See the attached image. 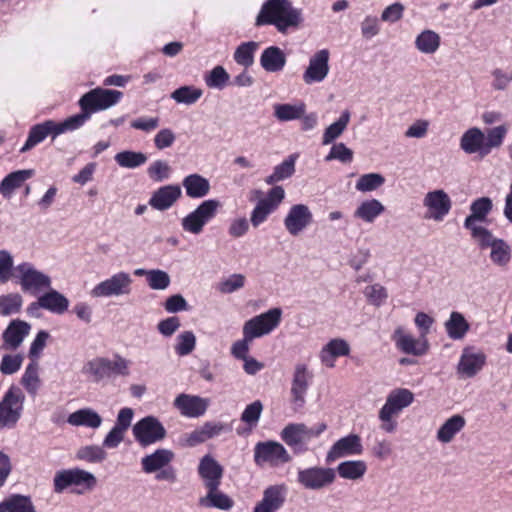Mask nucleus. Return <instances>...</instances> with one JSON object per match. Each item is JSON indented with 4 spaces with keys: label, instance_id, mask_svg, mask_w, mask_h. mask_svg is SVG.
<instances>
[{
    "label": "nucleus",
    "instance_id": "1",
    "mask_svg": "<svg viewBox=\"0 0 512 512\" xmlns=\"http://www.w3.org/2000/svg\"><path fill=\"white\" fill-rule=\"evenodd\" d=\"M303 21L300 9L290 0H267L263 3L255 20L256 26L274 25L280 33L297 27Z\"/></svg>",
    "mask_w": 512,
    "mask_h": 512
},
{
    "label": "nucleus",
    "instance_id": "2",
    "mask_svg": "<svg viewBox=\"0 0 512 512\" xmlns=\"http://www.w3.org/2000/svg\"><path fill=\"white\" fill-rule=\"evenodd\" d=\"M123 93L118 90L95 88L79 99L81 113L70 116L76 119V129L81 128L91 115L97 111L106 110L116 105L122 98Z\"/></svg>",
    "mask_w": 512,
    "mask_h": 512
},
{
    "label": "nucleus",
    "instance_id": "3",
    "mask_svg": "<svg viewBox=\"0 0 512 512\" xmlns=\"http://www.w3.org/2000/svg\"><path fill=\"white\" fill-rule=\"evenodd\" d=\"M129 365L130 362L121 356H116L113 361L105 357H96L84 364L82 373L92 382L100 383L116 375L128 376Z\"/></svg>",
    "mask_w": 512,
    "mask_h": 512
},
{
    "label": "nucleus",
    "instance_id": "4",
    "mask_svg": "<svg viewBox=\"0 0 512 512\" xmlns=\"http://www.w3.org/2000/svg\"><path fill=\"white\" fill-rule=\"evenodd\" d=\"M97 484V479L89 471L80 468L63 469L57 471L53 478L54 492L60 494L72 488V492L83 494L91 491Z\"/></svg>",
    "mask_w": 512,
    "mask_h": 512
},
{
    "label": "nucleus",
    "instance_id": "5",
    "mask_svg": "<svg viewBox=\"0 0 512 512\" xmlns=\"http://www.w3.org/2000/svg\"><path fill=\"white\" fill-rule=\"evenodd\" d=\"M15 278L21 290L33 296H39L52 286L51 277L27 261L19 263L15 267Z\"/></svg>",
    "mask_w": 512,
    "mask_h": 512
},
{
    "label": "nucleus",
    "instance_id": "6",
    "mask_svg": "<svg viewBox=\"0 0 512 512\" xmlns=\"http://www.w3.org/2000/svg\"><path fill=\"white\" fill-rule=\"evenodd\" d=\"M76 119H71L68 117L62 122H55L53 120H46L42 123L36 124L31 127L28 138L20 149V152L24 153L41 143L45 140V138L49 135L52 136V139H55L60 134L77 130L76 129Z\"/></svg>",
    "mask_w": 512,
    "mask_h": 512
},
{
    "label": "nucleus",
    "instance_id": "7",
    "mask_svg": "<svg viewBox=\"0 0 512 512\" xmlns=\"http://www.w3.org/2000/svg\"><path fill=\"white\" fill-rule=\"evenodd\" d=\"M220 207L221 203L217 199L202 201L194 210L181 219L183 231L193 235L201 234L204 227L215 218Z\"/></svg>",
    "mask_w": 512,
    "mask_h": 512
},
{
    "label": "nucleus",
    "instance_id": "8",
    "mask_svg": "<svg viewBox=\"0 0 512 512\" xmlns=\"http://www.w3.org/2000/svg\"><path fill=\"white\" fill-rule=\"evenodd\" d=\"M25 395L19 387L11 386L0 401V429L13 428L21 418Z\"/></svg>",
    "mask_w": 512,
    "mask_h": 512
},
{
    "label": "nucleus",
    "instance_id": "9",
    "mask_svg": "<svg viewBox=\"0 0 512 512\" xmlns=\"http://www.w3.org/2000/svg\"><path fill=\"white\" fill-rule=\"evenodd\" d=\"M291 460L287 449L277 441L258 442L254 447V462L257 466L279 467Z\"/></svg>",
    "mask_w": 512,
    "mask_h": 512
},
{
    "label": "nucleus",
    "instance_id": "10",
    "mask_svg": "<svg viewBox=\"0 0 512 512\" xmlns=\"http://www.w3.org/2000/svg\"><path fill=\"white\" fill-rule=\"evenodd\" d=\"M132 283L133 279L129 273L119 271L95 285L90 295L94 298L129 295L132 291Z\"/></svg>",
    "mask_w": 512,
    "mask_h": 512
},
{
    "label": "nucleus",
    "instance_id": "11",
    "mask_svg": "<svg viewBox=\"0 0 512 512\" xmlns=\"http://www.w3.org/2000/svg\"><path fill=\"white\" fill-rule=\"evenodd\" d=\"M282 318L281 308H272L268 311L261 313L260 315L254 316L247 320L244 325L242 332L247 334L248 338L253 340L262 336L270 334L276 329Z\"/></svg>",
    "mask_w": 512,
    "mask_h": 512
},
{
    "label": "nucleus",
    "instance_id": "12",
    "mask_svg": "<svg viewBox=\"0 0 512 512\" xmlns=\"http://www.w3.org/2000/svg\"><path fill=\"white\" fill-rule=\"evenodd\" d=\"M132 433L138 444L145 448L162 441L166 437V429L154 416H146L136 422Z\"/></svg>",
    "mask_w": 512,
    "mask_h": 512
},
{
    "label": "nucleus",
    "instance_id": "13",
    "mask_svg": "<svg viewBox=\"0 0 512 512\" xmlns=\"http://www.w3.org/2000/svg\"><path fill=\"white\" fill-rule=\"evenodd\" d=\"M486 362L487 355L483 349L466 345L461 351L456 372L461 378H473L483 370Z\"/></svg>",
    "mask_w": 512,
    "mask_h": 512
},
{
    "label": "nucleus",
    "instance_id": "14",
    "mask_svg": "<svg viewBox=\"0 0 512 512\" xmlns=\"http://www.w3.org/2000/svg\"><path fill=\"white\" fill-rule=\"evenodd\" d=\"M481 249H490L489 258L491 262L505 268L512 258L511 246L503 239L495 237L492 232H484L483 235L474 238Z\"/></svg>",
    "mask_w": 512,
    "mask_h": 512
},
{
    "label": "nucleus",
    "instance_id": "15",
    "mask_svg": "<svg viewBox=\"0 0 512 512\" xmlns=\"http://www.w3.org/2000/svg\"><path fill=\"white\" fill-rule=\"evenodd\" d=\"M285 197V191L281 186H274L270 189L266 197L258 200L251 211L250 222L254 228L263 224L282 203Z\"/></svg>",
    "mask_w": 512,
    "mask_h": 512
},
{
    "label": "nucleus",
    "instance_id": "16",
    "mask_svg": "<svg viewBox=\"0 0 512 512\" xmlns=\"http://www.w3.org/2000/svg\"><path fill=\"white\" fill-rule=\"evenodd\" d=\"M336 479L335 470L328 467H309L297 472V481L305 489L320 490L331 485Z\"/></svg>",
    "mask_w": 512,
    "mask_h": 512
},
{
    "label": "nucleus",
    "instance_id": "17",
    "mask_svg": "<svg viewBox=\"0 0 512 512\" xmlns=\"http://www.w3.org/2000/svg\"><path fill=\"white\" fill-rule=\"evenodd\" d=\"M423 206L427 209L426 218L440 222L449 214L452 201L443 189H436L426 193Z\"/></svg>",
    "mask_w": 512,
    "mask_h": 512
},
{
    "label": "nucleus",
    "instance_id": "18",
    "mask_svg": "<svg viewBox=\"0 0 512 512\" xmlns=\"http://www.w3.org/2000/svg\"><path fill=\"white\" fill-rule=\"evenodd\" d=\"M493 208L492 200L489 197H481L474 200L470 205V215L464 221V227L471 232L472 238L490 232L485 227L477 225V222L484 221Z\"/></svg>",
    "mask_w": 512,
    "mask_h": 512
},
{
    "label": "nucleus",
    "instance_id": "19",
    "mask_svg": "<svg viewBox=\"0 0 512 512\" xmlns=\"http://www.w3.org/2000/svg\"><path fill=\"white\" fill-rule=\"evenodd\" d=\"M329 58L330 53L327 49H321L310 57L308 66L302 75L306 85L321 83L325 80L330 70Z\"/></svg>",
    "mask_w": 512,
    "mask_h": 512
},
{
    "label": "nucleus",
    "instance_id": "20",
    "mask_svg": "<svg viewBox=\"0 0 512 512\" xmlns=\"http://www.w3.org/2000/svg\"><path fill=\"white\" fill-rule=\"evenodd\" d=\"M361 437L357 434H349L338 439L326 454V463H333L337 459L358 456L363 453Z\"/></svg>",
    "mask_w": 512,
    "mask_h": 512
},
{
    "label": "nucleus",
    "instance_id": "21",
    "mask_svg": "<svg viewBox=\"0 0 512 512\" xmlns=\"http://www.w3.org/2000/svg\"><path fill=\"white\" fill-rule=\"evenodd\" d=\"M284 226L292 236H298L313 222V214L305 204H295L290 207L285 218Z\"/></svg>",
    "mask_w": 512,
    "mask_h": 512
},
{
    "label": "nucleus",
    "instance_id": "22",
    "mask_svg": "<svg viewBox=\"0 0 512 512\" xmlns=\"http://www.w3.org/2000/svg\"><path fill=\"white\" fill-rule=\"evenodd\" d=\"M180 414L187 418H199L203 416L210 406V399L198 395L181 393L173 402Z\"/></svg>",
    "mask_w": 512,
    "mask_h": 512
},
{
    "label": "nucleus",
    "instance_id": "23",
    "mask_svg": "<svg viewBox=\"0 0 512 512\" xmlns=\"http://www.w3.org/2000/svg\"><path fill=\"white\" fill-rule=\"evenodd\" d=\"M391 339L394 341L395 346L406 354L414 356L425 355L429 349V343L426 338L421 337L419 339L414 338L410 333L406 332L402 326H398Z\"/></svg>",
    "mask_w": 512,
    "mask_h": 512
},
{
    "label": "nucleus",
    "instance_id": "24",
    "mask_svg": "<svg viewBox=\"0 0 512 512\" xmlns=\"http://www.w3.org/2000/svg\"><path fill=\"white\" fill-rule=\"evenodd\" d=\"M231 430V425L227 423L219 421H208L187 435L185 440L186 445L189 447H194L198 444L204 443L209 439L218 437L223 433H229Z\"/></svg>",
    "mask_w": 512,
    "mask_h": 512
},
{
    "label": "nucleus",
    "instance_id": "25",
    "mask_svg": "<svg viewBox=\"0 0 512 512\" xmlns=\"http://www.w3.org/2000/svg\"><path fill=\"white\" fill-rule=\"evenodd\" d=\"M181 196V187L177 184H169L156 189L151 194L148 204L155 210L166 211L170 209Z\"/></svg>",
    "mask_w": 512,
    "mask_h": 512
},
{
    "label": "nucleus",
    "instance_id": "26",
    "mask_svg": "<svg viewBox=\"0 0 512 512\" xmlns=\"http://www.w3.org/2000/svg\"><path fill=\"white\" fill-rule=\"evenodd\" d=\"M311 375L307 370L305 364H297L294 369L291 395L293 403L298 407H303L305 403V395L309 387V380Z\"/></svg>",
    "mask_w": 512,
    "mask_h": 512
},
{
    "label": "nucleus",
    "instance_id": "27",
    "mask_svg": "<svg viewBox=\"0 0 512 512\" xmlns=\"http://www.w3.org/2000/svg\"><path fill=\"white\" fill-rule=\"evenodd\" d=\"M199 475L202 477L206 488L215 489L219 487L223 475V468L210 455H205L199 463Z\"/></svg>",
    "mask_w": 512,
    "mask_h": 512
},
{
    "label": "nucleus",
    "instance_id": "28",
    "mask_svg": "<svg viewBox=\"0 0 512 512\" xmlns=\"http://www.w3.org/2000/svg\"><path fill=\"white\" fill-rule=\"evenodd\" d=\"M485 133L478 127H472L466 130L460 138V148L466 154H479L481 157L487 156L485 150Z\"/></svg>",
    "mask_w": 512,
    "mask_h": 512
},
{
    "label": "nucleus",
    "instance_id": "29",
    "mask_svg": "<svg viewBox=\"0 0 512 512\" xmlns=\"http://www.w3.org/2000/svg\"><path fill=\"white\" fill-rule=\"evenodd\" d=\"M30 330L31 325L26 321L20 319L12 320L3 332L4 344L9 349H17L25 337L29 335Z\"/></svg>",
    "mask_w": 512,
    "mask_h": 512
},
{
    "label": "nucleus",
    "instance_id": "30",
    "mask_svg": "<svg viewBox=\"0 0 512 512\" xmlns=\"http://www.w3.org/2000/svg\"><path fill=\"white\" fill-rule=\"evenodd\" d=\"M174 457L175 454L170 449H157L141 459L142 470L147 474L155 473L168 466L173 461Z\"/></svg>",
    "mask_w": 512,
    "mask_h": 512
},
{
    "label": "nucleus",
    "instance_id": "31",
    "mask_svg": "<svg viewBox=\"0 0 512 512\" xmlns=\"http://www.w3.org/2000/svg\"><path fill=\"white\" fill-rule=\"evenodd\" d=\"M38 304L42 305V309L51 313L61 315L65 313L69 307V300L59 291L50 289L44 291L38 296Z\"/></svg>",
    "mask_w": 512,
    "mask_h": 512
},
{
    "label": "nucleus",
    "instance_id": "32",
    "mask_svg": "<svg viewBox=\"0 0 512 512\" xmlns=\"http://www.w3.org/2000/svg\"><path fill=\"white\" fill-rule=\"evenodd\" d=\"M304 431V423H290L282 429L280 436L295 453L305 452L307 447H304L306 444Z\"/></svg>",
    "mask_w": 512,
    "mask_h": 512
},
{
    "label": "nucleus",
    "instance_id": "33",
    "mask_svg": "<svg viewBox=\"0 0 512 512\" xmlns=\"http://www.w3.org/2000/svg\"><path fill=\"white\" fill-rule=\"evenodd\" d=\"M182 186L185 189L186 196L191 199L204 198L211 189L209 180L198 173L185 176L182 180Z\"/></svg>",
    "mask_w": 512,
    "mask_h": 512
},
{
    "label": "nucleus",
    "instance_id": "34",
    "mask_svg": "<svg viewBox=\"0 0 512 512\" xmlns=\"http://www.w3.org/2000/svg\"><path fill=\"white\" fill-rule=\"evenodd\" d=\"M350 353V346L348 342L341 338L330 340L320 351L321 362L332 368L335 365V359L342 356H347Z\"/></svg>",
    "mask_w": 512,
    "mask_h": 512
},
{
    "label": "nucleus",
    "instance_id": "35",
    "mask_svg": "<svg viewBox=\"0 0 512 512\" xmlns=\"http://www.w3.org/2000/svg\"><path fill=\"white\" fill-rule=\"evenodd\" d=\"M286 55L277 46L265 48L260 56L261 67L270 73L280 72L286 65Z\"/></svg>",
    "mask_w": 512,
    "mask_h": 512
},
{
    "label": "nucleus",
    "instance_id": "36",
    "mask_svg": "<svg viewBox=\"0 0 512 512\" xmlns=\"http://www.w3.org/2000/svg\"><path fill=\"white\" fill-rule=\"evenodd\" d=\"M67 422L75 427L98 429L103 422L102 417L92 408H81L71 413Z\"/></svg>",
    "mask_w": 512,
    "mask_h": 512
},
{
    "label": "nucleus",
    "instance_id": "37",
    "mask_svg": "<svg viewBox=\"0 0 512 512\" xmlns=\"http://www.w3.org/2000/svg\"><path fill=\"white\" fill-rule=\"evenodd\" d=\"M385 206L378 199H368L362 201L354 210V218L360 219L365 223H373L383 212Z\"/></svg>",
    "mask_w": 512,
    "mask_h": 512
},
{
    "label": "nucleus",
    "instance_id": "38",
    "mask_svg": "<svg viewBox=\"0 0 512 512\" xmlns=\"http://www.w3.org/2000/svg\"><path fill=\"white\" fill-rule=\"evenodd\" d=\"M466 425L465 418L460 414H455L448 418L437 430L436 438L439 442L450 443L457 433Z\"/></svg>",
    "mask_w": 512,
    "mask_h": 512
},
{
    "label": "nucleus",
    "instance_id": "39",
    "mask_svg": "<svg viewBox=\"0 0 512 512\" xmlns=\"http://www.w3.org/2000/svg\"><path fill=\"white\" fill-rule=\"evenodd\" d=\"M445 331L452 340H462L470 329V324L464 315L458 311H452L444 323Z\"/></svg>",
    "mask_w": 512,
    "mask_h": 512
},
{
    "label": "nucleus",
    "instance_id": "40",
    "mask_svg": "<svg viewBox=\"0 0 512 512\" xmlns=\"http://www.w3.org/2000/svg\"><path fill=\"white\" fill-rule=\"evenodd\" d=\"M286 493L287 487L284 484L269 486L264 490L259 503L273 512H277L285 502Z\"/></svg>",
    "mask_w": 512,
    "mask_h": 512
},
{
    "label": "nucleus",
    "instance_id": "41",
    "mask_svg": "<svg viewBox=\"0 0 512 512\" xmlns=\"http://www.w3.org/2000/svg\"><path fill=\"white\" fill-rule=\"evenodd\" d=\"M32 176L33 170H18L8 174L0 183V193L9 199L14 190L20 188Z\"/></svg>",
    "mask_w": 512,
    "mask_h": 512
},
{
    "label": "nucleus",
    "instance_id": "42",
    "mask_svg": "<svg viewBox=\"0 0 512 512\" xmlns=\"http://www.w3.org/2000/svg\"><path fill=\"white\" fill-rule=\"evenodd\" d=\"M219 487L215 489L207 488L208 493L206 496L199 499V504L205 508H217L220 510H230L234 501L223 492L219 491Z\"/></svg>",
    "mask_w": 512,
    "mask_h": 512
},
{
    "label": "nucleus",
    "instance_id": "43",
    "mask_svg": "<svg viewBox=\"0 0 512 512\" xmlns=\"http://www.w3.org/2000/svg\"><path fill=\"white\" fill-rule=\"evenodd\" d=\"M0 512H36L29 496L13 494L0 502Z\"/></svg>",
    "mask_w": 512,
    "mask_h": 512
},
{
    "label": "nucleus",
    "instance_id": "44",
    "mask_svg": "<svg viewBox=\"0 0 512 512\" xmlns=\"http://www.w3.org/2000/svg\"><path fill=\"white\" fill-rule=\"evenodd\" d=\"M367 471V464L363 460H347L341 462L336 470L338 475L346 480L361 479Z\"/></svg>",
    "mask_w": 512,
    "mask_h": 512
},
{
    "label": "nucleus",
    "instance_id": "45",
    "mask_svg": "<svg viewBox=\"0 0 512 512\" xmlns=\"http://www.w3.org/2000/svg\"><path fill=\"white\" fill-rule=\"evenodd\" d=\"M274 116L281 122L300 119L306 112V105L303 102L295 104H275L273 106Z\"/></svg>",
    "mask_w": 512,
    "mask_h": 512
},
{
    "label": "nucleus",
    "instance_id": "46",
    "mask_svg": "<svg viewBox=\"0 0 512 512\" xmlns=\"http://www.w3.org/2000/svg\"><path fill=\"white\" fill-rule=\"evenodd\" d=\"M116 163L127 169H135L147 162V155L143 152L124 150L117 153L114 157Z\"/></svg>",
    "mask_w": 512,
    "mask_h": 512
},
{
    "label": "nucleus",
    "instance_id": "47",
    "mask_svg": "<svg viewBox=\"0 0 512 512\" xmlns=\"http://www.w3.org/2000/svg\"><path fill=\"white\" fill-rule=\"evenodd\" d=\"M351 114L349 110H344L337 121L329 125L322 137V144L328 145L332 143L335 139H337L346 129L349 121H350Z\"/></svg>",
    "mask_w": 512,
    "mask_h": 512
},
{
    "label": "nucleus",
    "instance_id": "48",
    "mask_svg": "<svg viewBox=\"0 0 512 512\" xmlns=\"http://www.w3.org/2000/svg\"><path fill=\"white\" fill-rule=\"evenodd\" d=\"M259 48V43L248 41L241 43L235 50L233 58L238 65L248 68L254 63V54Z\"/></svg>",
    "mask_w": 512,
    "mask_h": 512
},
{
    "label": "nucleus",
    "instance_id": "49",
    "mask_svg": "<svg viewBox=\"0 0 512 512\" xmlns=\"http://www.w3.org/2000/svg\"><path fill=\"white\" fill-rule=\"evenodd\" d=\"M415 46L421 53L433 54L440 46V36L432 30H424L416 37Z\"/></svg>",
    "mask_w": 512,
    "mask_h": 512
},
{
    "label": "nucleus",
    "instance_id": "50",
    "mask_svg": "<svg viewBox=\"0 0 512 512\" xmlns=\"http://www.w3.org/2000/svg\"><path fill=\"white\" fill-rule=\"evenodd\" d=\"M38 369V362L32 361L27 365L21 379V384L31 396H35L40 388L41 381L39 378Z\"/></svg>",
    "mask_w": 512,
    "mask_h": 512
},
{
    "label": "nucleus",
    "instance_id": "51",
    "mask_svg": "<svg viewBox=\"0 0 512 512\" xmlns=\"http://www.w3.org/2000/svg\"><path fill=\"white\" fill-rule=\"evenodd\" d=\"M508 129V125L503 124L487 130L485 133V150L487 155L490 154L493 149L502 146Z\"/></svg>",
    "mask_w": 512,
    "mask_h": 512
},
{
    "label": "nucleus",
    "instance_id": "52",
    "mask_svg": "<svg viewBox=\"0 0 512 512\" xmlns=\"http://www.w3.org/2000/svg\"><path fill=\"white\" fill-rule=\"evenodd\" d=\"M203 95V90L194 86H181L171 93V98L181 104L192 105Z\"/></svg>",
    "mask_w": 512,
    "mask_h": 512
},
{
    "label": "nucleus",
    "instance_id": "53",
    "mask_svg": "<svg viewBox=\"0 0 512 512\" xmlns=\"http://www.w3.org/2000/svg\"><path fill=\"white\" fill-rule=\"evenodd\" d=\"M23 298L19 293H9L0 296V314L9 316L21 311Z\"/></svg>",
    "mask_w": 512,
    "mask_h": 512
},
{
    "label": "nucleus",
    "instance_id": "54",
    "mask_svg": "<svg viewBox=\"0 0 512 512\" xmlns=\"http://www.w3.org/2000/svg\"><path fill=\"white\" fill-rule=\"evenodd\" d=\"M401 411H399L391 402L386 399L385 404L379 411V419L382 422L381 429L387 433L395 431L397 422L393 419Z\"/></svg>",
    "mask_w": 512,
    "mask_h": 512
},
{
    "label": "nucleus",
    "instance_id": "55",
    "mask_svg": "<svg viewBox=\"0 0 512 512\" xmlns=\"http://www.w3.org/2000/svg\"><path fill=\"white\" fill-rule=\"evenodd\" d=\"M385 182V178L379 173H367L361 175L356 184L355 189L359 192H372L381 187Z\"/></svg>",
    "mask_w": 512,
    "mask_h": 512
},
{
    "label": "nucleus",
    "instance_id": "56",
    "mask_svg": "<svg viewBox=\"0 0 512 512\" xmlns=\"http://www.w3.org/2000/svg\"><path fill=\"white\" fill-rule=\"evenodd\" d=\"M246 277L243 274L235 273L221 279L217 283V290L222 294H231L245 286Z\"/></svg>",
    "mask_w": 512,
    "mask_h": 512
},
{
    "label": "nucleus",
    "instance_id": "57",
    "mask_svg": "<svg viewBox=\"0 0 512 512\" xmlns=\"http://www.w3.org/2000/svg\"><path fill=\"white\" fill-rule=\"evenodd\" d=\"M229 78L230 76L224 67L218 65L204 76V81L209 88L221 90L226 86Z\"/></svg>",
    "mask_w": 512,
    "mask_h": 512
},
{
    "label": "nucleus",
    "instance_id": "58",
    "mask_svg": "<svg viewBox=\"0 0 512 512\" xmlns=\"http://www.w3.org/2000/svg\"><path fill=\"white\" fill-rule=\"evenodd\" d=\"M172 169L164 160H155L147 168L148 177L154 182H163L170 178Z\"/></svg>",
    "mask_w": 512,
    "mask_h": 512
},
{
    "label": "nucleus",
    "instance_id": "59",
    "mask_svg": "<svg viewBox=\"0 0 512 512\" xmlns=\"http://www.w3.org/2000/svg\"><path fill=\"white\" fill-rule=\"evenodd\" d=\"M15 277L14 259L10 251L0 250V283H7Z\"/></svg>",
    "mask_w": 512,
    "mask_h": 512
},
{
    "label": "nucleus",
    "instance_id": "60",
    "mask_svg": "<svg viewBox=\"0 0 512 512\" xmlns=\"http://www.w3.org/2000/svg\"><path fill=\"white\" fill-rule=\"evenodd\" d=\"M196 346V336L192 331H184L176 338L175 352L179 356L189 355Z\"/></svg>",
    "mask_w": 512,
    "mask_h": 512
},
{
    "label": "nucleus",
    "instance_id": "61",
    "mask_svg": "<svg viewBox=\"0 0 512 512\" xmlns=\"http://www.w3.org/2000/svg\"><path fill=\"white\" fill-rule=\"evenodd\" d=\"M107 454L104 449L97 445H88L81 447L77 453L76 457L79 460H83L90 463H98L103 461L106 458Z\"/></svg>",
    "mask_w": 512,
    "mask_h": 512
},
{
    "label": "nucleus",
    "instance_id": "62",
    "mask_svg": "<svg viewBox=\"0 0 512 512\" xmlns=\"http://www.w3.org/2000/svg\"><path fill=\"white\" fill-rule=\"evenodd\" d=\"M388 402H391L393 406H395L399 411H402L404 408L408 407L414 400L413 393L405 388H399L393 390L387 396Z\"/></svg>",
    "mask_w": 512,
    "mask_h": 512
},
{
    "label": "nucleus",
    "instance_id": "63",
    "mask_svg": "<svg viewBox=\"0 0 512 512\" xmlns=\"http://www.w3.org/2000/svg\"><path fill=\"white\" fill-rule=\"evenodd\" d=\"M148 285L153 290H165L170 285V276L160 269H151L147 279Z\"/></svg>",
    "mask_w": 512,
    "mask_h": 512
},
{
    "label": "nucleus",
    "instance_id": "64",
    "mask_svg": "<svg viewBox=\"0 0 512 512\" xmlns=\"http://www.w3.org/2000/svg\"><path fill=\"white\" fill-rule=\"evenodd\" d=\"M364 294L368 301L377 307L381 306L388 298L386 288L378 283L367 286Z\"/></svg>",
    "mask_w": 512,
    "mask_h": 512
}]
</instances>
